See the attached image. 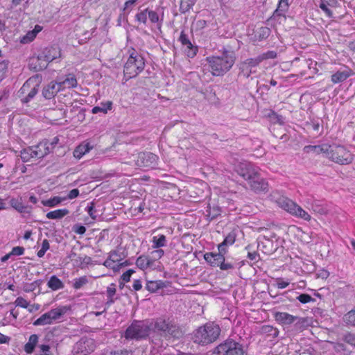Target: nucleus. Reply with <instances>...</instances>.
Listing matches in <instances>:
<instances>
[{"label":"nucleus","mask_w":355,"mask_h":355,"mask_svg":"<svg viewBox=\"0 0 355 355\" xmlns=\"http://www.w3.org/2000/svg\"><path fill=\"white\" fill-rule=\"evenodd\" d=\"M245 61L252 69L258 66L262 62L259 55L256 58H248Z\"/></svg>","instance_id":"nucleus-49"},{"label":"nucleus","mask_w":355,"mask_h":355,"mask_svg":"<svg viewBox=\"0 0 355 355\" xmlns=\"http://www.w3.org/2000/svg\"><path fill=\"white\" fill-rule=\"evenodd\" d=\"M345 322L355 327V309L347 312L343 317Z\"/></svg>","instance_id":"nucleus-41"},{"label":"nucleus","mask_w":355,"mask_h":355,"mask_svg":"<svg viewBox=\"0 0 355 355\" xmlns=\"http://www.w3.org/2000/svg\"><path fill=\"white\" fill-rule=\"evenodd\" d=\"M344 340L350 345H355V335L353 334H347L345 336Z\"/></svg>","instance_id":"nucleus-61"},{"label":"nucleus","mask_w":355,"mask_h":355,"mask_svg":"<svg viewBox=\"0 0 355 355\" xmlns=\"http://www.w3.org/2000/svg\"><path fill=\"white\" fill-rule=\"evenodd\" d=\"M236 234L234 231L230 232L225 238L224 241L218 245V250L220 252H227L226 247L234 243Z\"/></svg>","instance_id":"nucleus-21"},{"label":"nucleus","mask_w":355,"mask_h":355,"mask_svg":"<svg viewBox=\"0 0 355 355\" xmlns=\"http://www.w3.org/2000/svg\"><path fill=\"white\" fill-rule=\"evenodd\" d=\"M220 55L207 57L211 73L215 76H223L234 65L236 60V53L229 46H223L219 50Z\"/></svg>","instance_id":"nucleus-1"},{"label":"nucleus","mask_w":355,"mask_h":355,"mask_svg":"<svg viewBox=\"0 0 355 355\" xmlns=\"http://www.w3.org/2000/svg\"><path fill=\"white\" fill-rule=\"evenodd\" d=\"M351 76V70L347 69L343 71H338L335 73H334L331 80L333 83L336 84L339 83H342L347 80Z\"/></svg>","instance_id":"nucleus-25"},{"label":"nucleus","mask_w":355,"mask_h":355,"mask_svg":"<svg viewBox=\"0 0 355 355\" xmlns=\"http://www.w3.org/2000/svg\"><path fill=\"white\" fill-rule=\"evenodd\" d=\"M33 82V80L30 78L28 79V80H26L23 86L21 87L20 89V92L22 93V94H24L26 93V92H28V89L31 87V83Z\"/></svg>","instance_id":"nucleus-64"},{"label":"nucleus","mask_w":355,"mask_h":355,"mask_svg":"<svg viewBox=\"0 0 355 355\" xmlns=\"http://www.w3.org/2000/svg\"><path fill=\"white\" fill-rule=\"evenodd\" d=\"M24 248L21 246L14 247L10 252L11 256H20L24 253Z\"/></svg>","instance_id":"nucleus-55"},{"label":"nucleus","mask_w":355,"mask_h":355,"mask_svg":"<svg viewBox=\"0 0 355 355\" xmlns=\"http://www.w3.org/2000/svg\"><path fill=\"white\" fill-rule=\"evenodd\" d=\"M60 57V50L57 46L45 48L37 56V61L40 62L37 67H35L37 71H42L47 67L48 63Z\"/></svg>","instance_id":"nucleus-12"},{"label":"nucleus","mask_w":355,"mask_h":355,"mask_svg":"<svg viewBox=\"0 0 355 355\" xmlns=\"http://www.w3.org/2000/svg\"><path fill=\"white\" fill-rule=\"evenodd\" d=\"M239 69V75L243 76V77L247 78L250 77L251 73L255 72V71H253L252 69L250 66H248L245 61L241 62Z\"/></svg>","instance_id":"nucleus-38"},{"label":"nucleus","mask_w":355,"mask_h":355,"mask_svg":"<svg viewBox=\"0 0 355 355\" xmlns=\"http://www.w3.org/2000/svg\"><path fill=\"white\" fill-rule=\"evenodd\" d=\"M89 144H80L73 151V156L77 159H80L84 155L91 150Z\"/></svg>","instance_id":"nucleus-32"},{"label":"nucleus","mask_w":355,"mask_h":355,"mask_svg":"<svg viewBox=\"0 0 355 355\" xmlns=\"http://www.w3.org/2000/svg\"><path fill=\"white\" fill-rule=\"evenodd\" d=\"M38 85H35L28 93L27 96L21 100L22 102L26 103L32 100L38 92Z\"/></svg>","instance_id":"nucleus-45"},{"label":"nucleus","mask_w":355,"mask_h":355,"mask_svg":"<svg viewBox=\"0 0 355 355\" xmlns=\"http://www.w3.org/2000/svg\"><path fill=\"white\" fill-rule=\"evenodd\" d=\"M270 33L271 31L270 28L267 26H259L254 30L252 39L255 42L262 41L268 38Z\"/></svg>","instance_id":"nucleus-19"},{"label":"nucleus","mask_w":355,"mask_h":355,"mask_svg":"<svg viewBox=\"0 0 355 355\" xmlns=\"http://www.w3.org/2000/svg\"><path fill=\"white\" fill-rule=\"evenodd\" d=\"M311 324V320L309 318H300L297 316V319L294 322L295 329L302 331L307 329Z\"/></svg>","instance_id":"nucleus-28"},{"label":"nucleus","mask_w":355,"mask_h":355,"mask_svg":"<svg viewBox=\"0 0 355 355\" xmlns=\"http://www.w3.org/2000/svg\"><path fill=\"white\" fill-rule=\"evenodd\" d=\"M95 347L93 339L83 338L76 343L73 350L76 355H87L93 352Z\"/></svg>","instance_id":"nucleus-15"},{"label":"nucleus","mask_w":355,"mask_h":355,"mask_svg":"<svg viewBox=\"0 0 355 355\" xmlns=\"http://www.w3.org/2000/svg\"><path fill=\"white\" fill-rule=\"evenodd\" d=\"M66 200H67V198L55 196L49 200L42 201V204L46 207H53L58 205L62 201Z\"/></svg>","instance_id":"nucleus-37"},{"label":"nucleus","mask_w":355,"mask_h":355,"mask_svg":"<svg viewBox=\"0 0 355 355\" xmlns=\"http://www.w3.org/2000/svg\"><path fill=\"white\" fill-rule=\"evenodd\" d=\"M337 3H338L337 0H320V3L319 7L320 9H322L325 12L327 16H328L329 17H332L333 12L329 9V7L335 8V7H336Z\"/></svg>","instance_id":"nucleus-24"},{"label":"nucleus","mask_w":355,"mask_h":355,"mask_svg":"<svg viewBox=\"0 0 355 355\" xmlns=\"http://www.w3.org/2000/svg\"><path fill=\"white\" fill-rule=\"evenodd\" d=\"M187 46V55L189 58H193L198 51L197 46H193L192 44L191 45H185Z\"/></svg>","instance_id":"nucleus-50"},{"label":"nucleus","mask_w":355,"mask_h":355,"mask_svg":"<svg viewBox=\"0 0 355 355\" xmlns=\"http://www.w3.org/2000/svg\"><path fill=\"white\" fill-rule=\"evenodd\" d=\"M220 331L218 324L211 322H207L194 331L193 342L201 345L212 343L219 338Z\"/></svg>","instance_id":"nucleus-2"},{"label":"nucleus","mask_w":355,"mask_h":355,"mask_svg":"<svg viewBox=\"0 0 355 355\" xmlns=\"http://www.w3.org/2000/svg\"><path fill=\"white\" fill-rule=\"evenodd\" d=\"M272 198L279 207L291 214L306 221L311 220V216L306 211L287 197L279 194H274Z\"/></svg>","instance_id":"nucleus-6"},{"label":"nucleus","mask_w":355,"mask_h":355,"mask_svg":"<svg viewBox=\"0 0 355 355\" xmlns=\"http://www.w3.org/2000/svg\"><path fill=\"white\" fill-rule=\"evenodd\" d=\"M236 171L237 173L248 181V182L259 173L258 168L252 164L248 162H240L236 166Z\"/></svg>","instance_id":"nucleus-14"},{"label":"nucleus","mask_w":355,"mask_h":355,"mask_svg":"<svg viewBox=\"0 0 355 355\" xmlns=\"http://www.w3.org/2000/svg\"><path fill=\"white\" fill-rule=\"evenodd\" d=\"M129 58L124 65V76L128 79L136 77L140 73L145 67V60L143 56L135 49L128 51Z\"/></svg>","instance_id":"nucleus-4"},{"label":"nucleus","mask_w":355,"mask_h":355,"mask_svg":"<svg viewBox=\"0 0 355 355\" xmlns=\"http://www.w3.org/2000/svg\"><path fill=\"white\" fill-rule=\"evenodd\" d=\"M116 284L112 283L107 288V297H112L116 294Z\"/></svg>","instance_id":"nucleus-57"},{"label":"nucleus","mask_w":355,"mask_h":355,"mask_svg":"<svg viewBox=\"0 0 355 355\" xmlns=\"http://www.w3.org/2000/svg\"><path fill=\"white\" fill-rule=\"evenodd\" d=\"M10 204L12 207L16 209L19 213H28L31 209L28 206L24 205L21 201V198H12L10 200Z\"/></svg>","instance_id":"nucleus-26"},{"label":"nucleus","mask_w":355,"mask_h":355,"mask_svg":"<svg viewBox=\"0 0 355 355\" xmlns=\"http://www.w3.org/2000/svg\"><path fill=\"white\" fill-rule=\"evenodd\" d=\"M152 248L157 249L166 245V238L164 234L159 235L158 236H155L152 239Z\"/></svg>","instance_id":"nucleus-36"},{"label":"nucleus","mask_w":355,"mask_h":355,"mask_svg":"<svg viewBox=\"0 0 355 355\" xmlns=\"http://www.w3.org/2000/svg\"><path fill=\"white\" fill-rule=\"evenodd\" d=\"M328 157L339 164H348L354 159L352 154L343 146L330 148Z\"/></svg>","instance_id":"nucleus-11"},{"label":"nucleus","mask_w":355,"mask_h":355,"mask_svg":"<svg viewBox=\"0 0 355 355\" xmlns=\"http://www.w3.org/2000/svg\"><path fill=\"white\" fill-rule=\"evenodd\" d=\"M50 153L48 143L39 144L37 146L28 147L20 152L21 159L24 162H27L31 158H42Z\"/></svg>","instance_id":"nucleus-10"},{"label":"nucleus","mask_w":355,"mask_h":355,"mask_svg":"<svg viewBox=\"0 0 355 355\" xmlns=\"http://www.w3.org/2000/svg\"><path fill=\"white\" fill-rule=\"evenodd\" d=\"M132 350H128L126 349H117V350H112L109 352L108 355H132Z\"/></svg>","instance_id":"nucleus-54"},{"label":"nucleus","mask_w":355,"mask_h":355,"mask_svg":"<svg viewBox=\"0 0 355 355\" xmlns=\"http://www.w3.org/2000/svg\"><path fill=\"white\" fill-rule=\"evenodd\" d=\"M62 88L59 82L51 81L46 86L43 88L42 95L46 99L53 98Z\"/></svg>","instance_id":"nucleus-17"},{"label":"nucleus","mask_w":355,"mask_h":355,"mask_svg":"<svg viewBox=\"0 0 355 355\" xmlns=\"http://www.w3.org/2000/svg\"><path fill=\"white\" fill-rule=\"evenodd\" d=\"M248 184L251 189L256 193L267 191L268 190V182L260 176L259 173H257L254 178L248 182Z\"/></svg>","instance_id":"nucleus-16"},{"label":"nucleus","mask_w":355,"mask_h":355,"mask_svg":"<svg viewBox=\"0 0 355 355\" xmlns=\"http://www.w3.org/2000/svg\"><path fill=\"white\" fill-rule=\"evenodd\" d=\"M296 299L300 301L302 304H306L311 302H315V299L313 298L310 295L306 293H302L298 295Z\"/></svg>","instance_id":"nucleus-48"},{"label":"nucleus","mask_w":355,"mask_h":355,"mask_svg":"<svg viewBox=\"0 0 355 355\" xmlns=\"http://www.w3.org/2000/svg\"><path fill=\"white\" fill-rule=\"evenodd\" d=\"M38 342V336L36 334H32L28 339V343L24 345V350L27 354H31Z\"/></svg>","instance_id":"nucleus-34"},{"label":"nucleus","mask_w":355,"mask_h":355,"mask_svg":"<svg viewBox=\"0 0 355 355\" xmlns=\"http://www.w3.org/2000/svg\"><path fill=\"white\" fill-rule=\"evenodd\" d=\"M154 261L149 259L147 256L141 255L136 260V266L141 270H145L153 266Z\"/></svg>","instance_id":"nucleus-27"},{"label":"nucleus","mask_w":355,"mask_h":355,"mask_svg":"<svg viewBox=\"0 0 355 355\" xmlns=\"http://www.w3.org/2000/svg\"><path fill=\"white\" fill-rule=\"evenodd\" d=\"M79 196V190L78 189H73L69 191L67 196L66 197L67 199H74L77 198Z\"/></svg>","instance_id":"nucleus-63"},{"label":"nucleus","mask_w":355,"mask_h":355,"mask_svg":"<svg viewBox=\"0 0 355 355\" xmlns=\"http://www.w3.org/2000/svg\"><path fill=\"white\" fill-rule=\"evenodd\" d=\"M72 230L77 234L83 235L86 232V227L83 225L77 223L72 227Z\"/></svg>","instance_id":"nucleus-51"},{"label":"nucleus","mask_w":355,"mask_h":355,"mask_svg":"<svg viewBox=\"0 0 355 355\" xmlns=\"http://www.w3.org/2000/svg\"><path fill=\"white\" fill-rule=\"evenodd\" d=\"M69 211L67 209H61L49 211L46 214V216L49 219H61L67 214Z\"/></svg>","instance_id":"nucleus-31"},{"label":"nucleus","mask_w":355,"mask_h":355,"mask_svg":"<svg viewBox=\"0 0 355 355\" xmlns=\"http://www.w3.org/2000/svg\"><path fill=\"white\" fill-rule=\"evenodd\" d=\"M85 210L92 219H96L98 216L96 214L97 210L95 207V203L94 202H90L85 208Z\"/></svg>","instance_id":"nucleus-46"},{"label":"nucleus","mask_w":355,"mask_h":355,"mask_svg":"<svg viewBox=\"0 0 355 355\" xmlns=\"http://www.w3.org/2000/svg\"><path fill=\"white\" fill-rule=\"evenodd\" d=\"M330 148H331V146L327 144L315 145V146L309 145V146H306L304 147L303 151L305 153H312L315 155H319L322 153H327L328 154L329 150Z\"/></svg>","instance_id":"nucleus-20"},{"label":"nucleus","mask_w":355,"mask_h":355,"mask_svg":"<svg viewBox=\"0 0 355 355\" xmlns=\"http://www.w3.org/2000/svg\"><path fill=\"white\" fill-rule=\"evenodd\" d=\"M153 322L147 320H134L126 329L123 336L126 340L146 339L150 334Z\"/></svg>","instance_id":"nucleus-3"},{"label":"nucleus","mask_w":355,"mask_h":355,"mask_svg":"<svg viewBox=\"0 0 355 355\" xmlns=\"http://www.w3.org/2000/svg\"><path fill=\"white\" fill-rule=\"evenodd\" d=\"M114 257H118L117 252L116 251L110 252L109 257L104 261L103 265L107 268L117 270L119 268V265L114 263V260L112 259Z\"/></svg>","instance_id":"nucleus-35"},{"label":"nucleus","mask_w":355,"mask_h":355,"mask_svg":"<svg viewBox=\"0 0 355 355\" xmlns=\"http://www.w3.org/2000/svg\"><path fill=\"white\" fill-rule=\"evenodd\" d=\"M112 102L110 101H107L105 102H101L99 105L94 107L92 108V112L93 114H97L98 112L107 114L109 110H112Z\"/></svg>","instance_id":"nucleus-30"},{"label":"nucleus","mask_w":355,"mask_h":355,"mask_svg":"<svg viewBox=\"0 0 355 355\" xmlns=\"http://www.w3.org/2000/svg\"><path fill=\"white\" fill-rule=\"evenodd\" d=\"M40 348V354L37 355H51L50 354V347L49 345H41L39 346Z\"/></svg>","instance_id":"nucleus-58"},{"label":"nucleus","mask_w":355,"mask_h":355,"mask_svg":"<svg viewBox=\"0 0 355 355\" xmlns=\"http://www.w3.org/2000/svg\"><path fill=\"white\" fill-rule=\"evenodd\" d=\"M148 9L146 8L143 10H141L135 15V19L140 24H146L148 19Z\"/></svg>","instance_id":"nucleus-42"},{"label":"nucleus","mask_w":355,"mask_h":355,"mask_svg":"<svg viewBox=\"0 0 355 355\" xmlns=\"http://www.w3.org/2000/svg\"><path fill=\"white\" fill-rule=\"evenodd\" d=\"M179 41L181 42L182 45H191V42L188 38L187 35L184 33V31H182L180 33Z\"/></svg>","instance_id":"nucleus-56"},{"label":"nucleus","mask_w":355,"mask_h":355,"mask_svg":"<svg viewBox=\"0 0 355 355\" xmlns=\"http://www.w3.org/2000/svg\"><path fill=\"white\" fill-rule=\"evenodd\" d=\"M47 286L52 291H58L64 287V283L56 275H52L49 278Z\"/></svg>","instance_id":"nucleus-29"},{"label":"nucleus","mask_w":355,"mask_h":355,"mask_svg":"<svg viewBox=\"0 0 355 355\" xmlns=\"http://www.w3.org/2000/svg\"><path fill=\"white\" fill-rule=\"evenodd\" d=\"M289 7L288 0H279L278 6L274 11L273 15L277 16H284Z\"/></svg>","instance_id":"nucleus-33"},{"label":"nucleus","mask_w":355,"mask_h":355,"mask_svg":"<svg viewBox=\"0 0 355 355\" xmlns=\"http://www.w3.org/2000/svg\"><path fill=\"white\" fill-rule=\"evenodd\" d=\"M277 52L275 51H268L261 55H259L261 61L267 59H274L277 57Z\"/></svg>","instance_id":"nucleus-53"},{"label":"nucleus","mask_w":355,"mask_h":355,"mask_svg":"<svg viewBox=\"0 0 355 355\" xmlns=\"http://www.w3.org/2000/svg\"><path fill=\"white\" fill-rule=\"evenodd\" d=\"M262 331L266 334H270L273 338H275L279 334V331L277 329L274 328L272 326L270 325H265L262 327Z\"/></svg>","instance_id":"nucleus-47"},{"label":"nucleus","mask_w":355,"mask_h":355,"mask_svg":"<svg viewBox=\"0 0 355 355\" xmlns=\"http://www.w3.org/2000/svg\"><path fill=\"white\" fill-rule=\"evenodd\" d=\"M36 37V33L35 31H31L28 32L27 35L23 38L24 42H28L32 40Z\"/></svg>","instance_id":"nucleus-62"},{"label":"nucleus","mask_w":355,"mask_h":355,"mask_svg":"<svg viewBox=\"0 0 355 355\" xmlns=\"http://www.w3.org/2000/svg\"><path fill=\"white\" fill-rule=\"evenodd\" d=\"M42 284V279H37L31 284H27L24 287V291L26 293L33 292Z\"/></svg>","instance_id":"nucleus-43"},{"label":"nucleus","mask_w":355,"mask_h":355,"mask_svg":"<svg viewBox=\"0 0 355 355\" xmlns=\"http://www.w3.org/2000/svg\"><path fill=\"white\" fill-rule=\"evenodd\" d=\"M69 310L70 308L67 306H60L52 309L49 311L42 314L33 322V324L35 326L51 324L54 322L60 320Z\"/></svg>","instance_id":"nucleus-9"},{"label":"nucleus","mask_w":355,"mask_h":355,"mask_svg":"<svg viewBox=\"0 0 355 355\" xmlns=\"http://www.w3.org/2000/svg\"><path fill=\"white\" fill-rule=\"evenodd\" d=\"M88 282V277L87 276H82L73 279L72 286L74 289L78 290L85 286Z\"/></svg>","instance_id":"nucleus-40"},{"label":"nucleus","mask_w":355,"mask_h":355,"mask_svg":"<svg viewBox=\"0 0 355 355\" xmlns=\"http://www.w3.org/2000/svg\"><path fill=\"white\" fill-rule=\"evenodd\" d=\"M159 157L150 152H141L138 154L136 164L139 167L155 168L157 166Z\"/></svg>","instance_id":"nucleus-13"},{"label":"nucleus","mask_w":355,"mask_h":355,"mask_svg":"<svg viewBox=\"0 0 355 355\" xmlns=\"http://www.w3.org/2000/svg\"><path fill=\"white\" fill-rule=\"evenodd\" d=\"M14 303L16 306H20L24 309L28 308L29 305V303L27 302V300L23 298L22 297H18L15 300Z\"/></svg>","instance_id":"nucleus-52"},{"label":"nucleus","mask_w":355,"mask_h":355,"mask_svg":"<svg viewBox=\"0 0 355 355\" xmlns=\"http://www.w3.org/2000/svg\"><path fill=\"white\" fill-rule=\"evenodd\" d=\"M152 322V329L155 331L161 332L164 336H171L178 338L182 336V331L180 327L170 321L169 319L158 318Z\"/></svg>","instance_id":"nucleus-7"},{"label":"nucleus","mask_w":355,"mask_h":355,"mask_svg":"<svg viewBox=\"0 0 355 355\" xmlns=\"http://www.w3.org/2000/svg\"><path fill=\"white\" fill-rule=\"evenodd\" d=\"M196 0H180V12L185 13L188 12L196 3Z\"/></svg>","instance_id":"nucleus-39"},{"label":"nucleus","mask_w":355,"mask_h":355,"mask_svg":"<svg viewBox=\"0 0 355 355\" xmlns=\"http://www.w3.org/2000/svg\"><path fill=\"white\" fill-rule=\"evenodd\" d=\"M135 271L133 269H129L127 271H125L122 275L121 279L125 282H128L130 280L131 275L135 272Z\"/></svg>","instance_id":"nucleus-59"},{"label":"nucleus","mask_w":355,"mask_h":355,"mask_svg":"<svg viewBox=\"0 0 355 355\" xmlns=\"http://www.w3.org/2000/svg\"><path fill=\"white\" fill-rule=\"evenodd\" d=\"M214 355H248V349L243 344L227 338L218 345L213 351Z\"/></svg>","instance_id":"nucleus-5"},{"label":"nucleus","mask_w":355,"mask_h":355,"mask_svg":"<svg viewBox=\"0 0 355 355\" xmlns=\"http://www.w3.org/2000/svg\"><path fill=\"white\" fill-rule=\"evenodd\" d=\"M58 82L60 85V87L62 88V90L66 88H74L76 87L78 85L77 79L73 74L67 75L64 80H59Z\"/></svg>","instance_id":"nucleus-22"},{"label":"nucleus","mask_w":355,"mask_h":355,"mask_svg":"<svg viewBox=\"0 0 355 355\" xmlns=\"http://www.w3.org/2000/svg\"><path fill=\"white\" fill-rule=\"evenodd\" d=\"M226 252H207L204 259L212 267H219L221 270L230 271L236 268V263L232 260L225 259Z\"/></svg>","instance_id":"nucleus-8"},{"label":"nucleus","mask_w":355,"mask_h":355,"mask_svg":"<svg viewBox=\"0 0 355 355\" xmlns=\"http://www.w3.org/2000/svg\"><path fill=\"white\" fill-rule=\"evenodd\" d=\"M275 320L282 325H290L294 323L297 316H294L286 312L276 311L274 313Z\"/></svg>","instance_id":"nucleus-18"},{"label":"nucleus","mask_w":355,"mask_h":355,"mask_svg":"<svg viewBox=\"0 0 355 355\" xmlns=\"http://www.w3.org/2000/svg\"><path fill=\"white\" fill-rule=\"evenodd\" d=\"M168 284V282H163L162 280L147 281L146 288L150 293H155L159 289L166 287Z\"/></svg>","instance_id":"nucleus-23"},{"label":"nucleus","mask_w":355,"mask_h":355,"mask_svg":"<svg viewBox=\"0 0 355 355\" xmlns=\"http://www.w3.org/2000/svg\"><path fill=\"white\" fill-rule=\"evenodd\" d=\"M148 16L151 23L157 24L158 28H160L162 23L159 21V17L157 12L153 10H149L148 12Z\"/></svg>","instance_id":"nucleus-44"},{"label":"nucleus","mask_w":355,"mask_h":355,"mask_svg":"<svg viewBox=\"0 0 355 355\" xmlns=\"http://www.w3.org/2000/svg\"><path fill=\"white\" fill-rule=\"evenodd\" d=\"M58 141H59L58 137H55L53 138L51 141H46L44 142H40V144L48 143V146H49V150H50V153H51L52 151V150L53 149V148L55 147V146L58 144Z\"/></svg>","instance_id":"nucleus-60"}]
</instances>
